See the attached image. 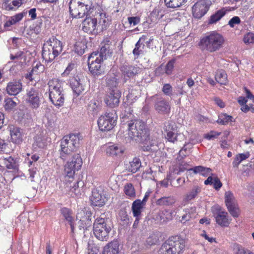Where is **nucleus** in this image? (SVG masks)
Masks as SVG:
<instances>
[{"mask_svg": "<svg viewBox=\"0 0 254 254\" xmlns=\"http://www.w3.org/2000/svg\"><path fill=\"white\" fill-rule=\"evenodd\" d=\"M128 136L131 139L145 143L144 150L155 152L158 147L155 140H150L148 130L145 128L144 122L140 120H132L127 124Z\"/></svg>", "mask_w": 254, "mask_h": 254, "instance_id": "f257e3e1", "label": "nucleus"}, {"mask_svg": "<svg viewBox=\"0 0 254 254\" xmlns=\"http://www.w3.org/2000/svg\"><path fill=\"white\" fill-rule=\"evenodd\" d=\"M82 139L79 133H72L64 136L61 141L60 158L65 161L79 147Z\"/></svg>", "mask_w": 254, "mask_h": 254, "instance_id": "f03ea898", "label": "nucleus"}, {"mask_svg": "<svg viewBox=\"0 0 254 254\" xmlns=\"http://www.w3.org/2000/svg\"><path fill=\"white\" fill-rule=\"evenodd\" d=\"M225 42L224 37L219 33L214 31L203 36L199 42V46L209 53H214L221 49Z\"/></svg>", "mask_w": 254, "mask_h": 254, "instance_id": "7ed1b4c3", "label": "nucleus"}, {"mask_svg": "<svg viewBox=\"0 0 254 254\" xmlns=\"http://www.w3.org/2000/svg\"><path fill=\"white\" fill-rule=\"evenodd\" d=\"M185 247L184 239L178 236L171 237L162 244L158 254H182Z\"/></svg>", "mask_w": 254, "mask_h": 254, "instance_id": "20e7f679", "label": "nucleus"}, {"mask_svg": "<svg viewBox=\"0 0 254 254\" xmlns=\"http://www.w3.org/2000/svg\"><path fill=\"white\" fill-rule=\"evenodd\" d=\"M62 50L61 42L54 37L51 38L43 45L42 57L46 62H51L59 55Z\"/></svg>", "mask_w": 254, "mask_h": 254, "instance_id": "39448f33", "label": "nucleus"}, {"mask_svg": "<svg viewBox=\"0 0 254 254\" xmlns=\"http://www.w3.org/2000/svg\"><path fill=\"white\" fill-rule=\"evenodd\" d=\"M111 227L106 220L103 218H97L93 224V233L100 241H106L109 238V234Z\"/></svg>", "mask_w": 254, "mask_h": 254, "instance_id": "423d86ee", "label": "nucleus"}, {"mask_svg": "<svg viewBox=\"0 0 254 254\" xmlns=\"http://www.w3.org/2000/svg\"><path fill=\"white\" fill-rule=\"evenodd\" d=\"M107 83L110 91L106 96L105 102L107 106L113 108L118 106L120 103L121 92L117 88L118 82L116 78H113L108 80Z\"/></svg>", "mask_w": 254, "mask_h": 254, "instance_id": "0eeeda50", "label": "nucleus"}, {"mask_svg": "<svg viewBox=\"0 0 254 254\" xmlns=\"http://www.w3.org/2000/svg\"><path fill=\"white\" fill-rule=\"evenodd\" d=\"M70 156H72L71 160L68 161L64 165L65 181L67 179L69 180V182L73 180L75 171L80 169L82 165V160L79 154H72Z\"/></svg>", "mask_w": 254, "mask_h": 254, "instance_id": "6e6552de", "label": "nucleus"}, {"mask_svg": "<svg viewBox=\"0 0 254 254\" xmlns=\"http://www.w3.org/2000/svg\"><path fill=\"white\" fill-rule=\"evenodd\" d=\"M92 8V4H85L76 0H71L69 3V10L74 18H82Z\"/></svg>", "mask_w": 254, "mask_h": 254, "instance_id": "1a4fd4ad", "label": "nucleus"}, {"mask_svg": "<svg viewBox=\"0 0 254 254\" xmlns=\"http://www.w3.org/2000/svg\"><path fill=\"white\" fill-rule=\"evenodd\" d=\"M117 116L113 113H106L98 120V126L100 130L108 131L112 129L116 125Z\"/></svg>", "mask_w": 254, "mask_h": 254, "instance_id": "9d476101", "label": "nucleus"}, {"mask_svg": "<svg viewBox=\"0 0 254 254\" xmlns=\"http://www.w3.org/2000/svg\"><path fill=\"white\" fill-rule=\"evenodd\" d=\"M26 104L31 109H38L41 103L42 95L37 90L31 88L27 91V93L24 97Z\"/></svg>", "mask_w": 254, "mask_h": 254, "instance_id": "9b49d317", "label": "nucleus"}, {"mask_svg": "<svg viewBox=\"0 0 254 254\" xmlns=\"http://www.w3.org/2000/svg\"><path fill=\"white\" fill-rule=\"evenodd\" d=\"M211 4L209 0H199L192 6V14L195 18L200 19L208 12Z\"/></svg>", "mask_w": 254, "mask_h": 254, "instance_id": "f8f14e48", "label": "nucleus"}, {"mask_svg": "<svg viewBox=\"0 0 254 254\" xmlns=\"http://www.w3.org/2000/svg\"><path fill=\"white\" fill-rule=\"evenodd\" d=\"M96 54H91L88 57L89 69L94 75H98L103 72L101 68V63L103 61V58L99 55L97 57Z\"/></svg>", "mask_w": 254, "mask_h": 254, "instance_id": "ddd939ff", "label": "nucleus"}, {"mask_svg": "<svg viewBox=\"0 0 254 254\" xmlns=\"http://www.w3.org/2000/svg\"><path fill=\"white\" fill-rule=\"evenodd\" d=\"M244 89L246 92V97L240 96L238 99V102L241 106V110L245 113H247L249 111H251L252 113H254L253 105L251 103L247 104L248 102V99L252 100V102L254 103V95L246 88Z\"/></svg>", "mask_w": 254, "mask_h": 254, "instance_id": "4468645a", "label": "nucleus"}, {"mask_svg": "<svg viewBox=\"0 0 254 254\" xmlns=\"http://www.w3.org/2000/svg\"><path fill=\"white\" fill-rule=\"evenodd\" d=\"M90 200L92 204L94 206L100 207L105 204L106 198L105 193L101 187H99L93 190Z\"/></svg>", "mask_w": 254, "mask_h": 254, "instance_id": "2eb2a0df", "label": "nucleus"}, {"mask_svg": "<svg viewBox=\"0 0 254 254\" xmlns=\"http://www.w3.org/2000/svg\"><path fill=\"white\" fill-rule=\"evenodd\" d=\"M216 223L223 227H227L231 222L232 219L229 217L228 213L221 209L213 212Z\"/></svg>", "mask_w": 254, "mask_h": 254, "instance_id": "dca6fc26", "label": "nucleus"}, {"mask_svg": "<svg viewBox=\"0 0 254 254\" xmlns=\"http://www.w3.org/2000/svg\"><path fill=\"white\" fill-rule=\"evenodd\" d=\"M76 218L79 220L80 227L86 229L91 225V213L86 208L79 211L77 213Z\"/></svg>", "mask_w": 254, "mask_h": 254, "instance_id": "f3484780", "label": "nucleus"}, {"mask_svg": "<svg viewBox=\"0 0 254 254\" xmlns=\"http://www.w3.org/2000/svg\"><path fill=\"white\" fill-rule=\"evenodd\" d=\"M125 148L121 144L108 143L106 146V154L112 157H119L125 152Z\"/></svg>", "mask_w": 254, "mask_h": 254, "instance_id": "a211bd4d", "label": "nucleus"}, {"mask_svg": "<svg viewBox=\"0 0 254 254\" xmlns=\"http://www.w3.org/2000/svg\"><path fill=\"white\" fill-rule=\"evenodd\" d=\"M7 129L9 132L11 141L16 144H20L23 141V137L21 129L13 125H9Z\"/></svg>", "mask_w": 254, "mask_h": 254, "instance_id": "6ab92c4d", "label": "nucleus"}, {"mask_svg": "<svg viewBox=\"0 0 254 254\" xmlns=\"http://www.w3.org/2000/svg\"><path fill=\"white\" fill-rule=\"evenodd\" d=\"M124 78L127 81L133 78L140 72V69L137 67L129 64H124L121 67Z\"/></svg>", "mask_w": 254, "mask_h": 254, "instance_id": "aec40b11", "label": "nucleus"}, {"mask_svg": "<svg viewBox=\"0 0 254 254\" xmlns=\"http://www.w3.org/2000/svg\"><path fill=\"white\" fill-rule=\"evenodd\" d=\"M97 26V19L95 18H86L82 22V29L87 33L93 32Z\"/></svg>", "mask_w": 254, "mask_h": 254, "instance_id": "412c9836", "label": "nucleus"}, {"mask_svg": "<svg viewBox=\"0 0 254 254\" xmlns=\"http://www.w3.org/2000/svg\"><path fill=\"white\" fill-rule=\"evenodd\" d=\"M96 16L95 19H97L98 27H100L101 30L106 29L111 21L110 17L105 12L98 13Z\"/></svg>", "mask_w": 254, "mask_h": 254, "instance_id": "4be33fe9", "label": "nucleus"}, {"mask_svg": "<svg viewBox=\"0 0 254 254\" xmlns=\"http://www.w3.org/2000/svg\"><path fill=\"white\" fill-rule=\"evenodd\" d=\"M63 82L57 78L50 80L48 82L49 94L64 91Z\"/></svg>", "mask_w": 254, "mask_h": 254, "instance_id": "5701e85b", "label": "nucleus"}, {"mask_svg": "<svg viewBox=\"0 0 254 254\" xmlns=\"http://www.w3.org/2000/svg\"><path fill=\"white\" fill-rule=\"evenodd\" d=\"M49 98L52 103L57 107H60L64 104V91L49 94Z\"/></svg>", "mask_w": 254, "mask_h": 254, "instance_id": "b1692460", "label": "nucleus"}, {"mask_svg": "<svg viewBox=\"0 0 254 254\" xmlns=\"http://www.w3.org/2000/svg\"><path fill=\"white\" fill-rule=\"evenodd\" d=\"M21 83L17 81L10 82L6 87L7 93L10 95H16L18 94L21 91Z\"/></svg>", "mask_w": 254, "mask_h": 254, "instance_id": "393cba45", "label": "nucleus"}, {"mask_svg": "<svg viewBox=\"0 0 254 254\" xmlns=\"http://www.w3.org/2000/svg\"><path fill=\"white\" fill-rule=\"evenodd\" d=\"M155 109L158 113L166 114L170 112V106L167 101L164 99H160L156 103Z\"/></svg>", "mask_w": 254, "mask_h": 254, "instance_id": "a878e982", "label": "nucleus"}, {"mask_svg": "<svg viewBox=\"0 0 254 254\" xmlns=\"http://www.w3.org/2000/svg\"><path fill=\"white\" fill-rule=\"evenodd\" d=\"M228 11L229 10L226 7H224L217 10L215 13L213 14L210 16L208 22V24L212 25L216 24Z\"/></svg>", "mask_w": 254, "mask_h": 254, "instance_id": "bb28decb", "label": "nucleus"}, {"mask_svg": "<svg viewBox=\"0 0 254 254\" xmlns=\"http://www.w3.org/2000/svg\"><path fill=\"white\" fill-rule=\"evenodd\" d=\"M24 0H3L2 7L7 10H15L20 7Z\"/></svg>", "mask_w": 254, "mask_h": 254, "instance_id": "cd10ccee", "label": "nucleus"}, {"mask_svg": "<svg viewBox=\"0 0 254 254\" xmlns=\"http://www.w3.org/2000/svg\"><path fill=\"white\" fill-rule=\"evenodd\" d=\"M70 84L73 93L77 96L82 94L84 91V86L80 79L73 78L71 79Z\"/></svg>", "mask_w": 254, "mask_h": 254, "instance_id": "c85d7f7f", "label": "nucleus"}, {"mask_svg": "<svg viewBox=\"0 0 254 254\" xmlns=\"http://www.w3.org/2000/svg\"><path fill=\"white\" fill-rule=\"evenodd\" d=\"M184 211L185 214L182 216L181 220V221L184 223L195 218L197 215L196 208L194 207L186 208Z\"/></svg>", "mask_w": 254, "mask_h": 254, "instance_id": "c756f323", "label": "nucleus"}, {"mask_svg": "<svg viewBox=\"0 0 254 254\" xmlns=\"http://www.w3.org/2000/svg\"><path fill=\"white\" fill-rule=\"evenodd\" d=\"M103 254H119V244L113 241L108 244L104 248Z\"/></svg>", "mask_w": 254, "mask_h": 254, "instance_id": "7c9ffc66", "label": "nucleus"}, {"mask_svg": "<svg viewBox=\"0 0 254 254\" xmlns=\"http://www.w3.org/2000/svg\"><path fill=\"white\" fill-rule=\"evenodd\" d=\"M44 69V66L41 63L39 62L35 63L32 69L29 73L27 74L26 78L30 80H32L34 79L35 75L43 72Z\"/></svg>", "mask_w": 254, "mask_h": 254, "instance_id": "2f4dec72", "label": "nucleus"}, {"mask_svg": "<svg viewBox=\"0 0 254 254\" xmlns=\"http://www.w3.org/2000/svg\"><path fill=\"white\" fill-rule=\"evenodd\" d=\"M18 105V99L17 98H7L4 101L3 107L5 111L11 112L14 111Z\"/></svg>", "mask_w": 254, "mask_h": 254, "instance_id": "473e14b6", "label": "nucleus"}, {"mask_svg": "<svg viewBox=\"0 0 254 254\" xmlns=\"http://www.w3.org/2000/svg\"><path fill=\"white\" fill-rule=\"evenodd\" d=\"M145 204L141 201L140 199H136L132 204V210L133 216L135 217H138L142 211V209Z\"/></svg>", "mask_w": 254, "mask_h": 254, "instance_id": "72a5a7b5", "label": "nucleus"}, {"mask_svg": "<svg viewBox=\"0 0 254 254\" xmlns=\"http://www.w3.org/2000/svg\"><path fill=\"white\" fill-rule=\"evenodd\" d=\"M195 174H199L203 177L211 176L212 175V170L209 168H206L202 166H196L189 169Z\"/></svg>", "mask_w": 254, "mask_h": 254, "instance_id": "f704fd0d", "label": "nucleus"}, {"mask_svg": "<svg viewBox=\"0 0 254 254\" xmlns=\"http://www.w3.org/2000/svg\"><path fill=\"white\" fill-rule=\"evenodd\" d=\"M24 16L23 13H19L14 16L9 17L4 24L5 28L8 29L12 25L15 24L22 20Z\"/></svg>", "mask_w": 254, "mask_h": 254, "instance_id": "c9c22d12", "label": "nucleus"}, {"mask_svg": "<svg viewBox=\"0 0 254 254\" xmlns=\"http://www.w3.org/2000/svg\"><path fill=\"white\" fill-rule=\"evenodd\" d=\"M160 235L159 233H152L147 238L144 243L145 246L147 247H150L152 246L157 245L159 242Z\"/></svg>", "mask_w": 254, "mask_h": 254, "instance_id": "e433bc0d", "label": "nucleus"}, {"mask_svg": "<svg viewBox=\"0 0 254 254\" xmlns=\"http://www.w3.org/2000/svg\"><path fill=\"white\" fill-rule=\"evenodd\" d=\"M176 202L174 197L172 196H163L156 200V204L159 206H169Z\"/></svg>", "mask_w": 254, "mask_h": 254, "instance_id": "4c0bfd02", "label": "nucleus"}, {"mask_svg": "<svg viewBox=\"0 0 254 254\" xmlns=\"http://www.w3.org/2000/svg\"><path fill=\"white\" fill-rule=\"evenodd\" d=\"M146 37L143 36L141 37L135 45V47L133 50V54L134 56L138 57L144 52L145 45L143 42L145 41Z\"/></svg>", "mask_w": 254, "mask_h": 254, "instance_id": "58836bf2", "label": "nucleus"}, {"mask_svg": "<svg viewBox=\"0 0 254 254\" xmlns=\"http://www.w3.org/2000/svg\"><path fill=\"white\" fill-rule=\"evenodd\" d=\"M172 217V213L170 211L164 210L158 213L156 219L161 223H165L171 220Z\"/></svg>", "mask_w": 254, "mask_h": 254, "instance_id": "ea45409f", "label": "nucleus"}, {"mask_svg": "<svg viewBox=\"0 0 254 254\" xmlns=\"http://www.w3.org/2000/svg\"><path fill=\"white\" fill-rule=\"evenodd\" d=\"M166 138L169 141L174 143L178 140L181 141L184 140L185 136L181 133L177 134L175 133V131H172L167 133Z\"/></svg>", "mask_w": 254, "mask_h": 254, "instance_id": "a19ab883", "label": "nucleus"}, {"mask_svg": "<svg viewBox=\"0 0 254 254\" xmlns=\"http://www.w3.org/2000/svg\"><path fill=\"white\" fill-rule=\"evenodd\" d=\"M204 184L206 185H213L216 190H219L222 186V184L217 177H213L212 176H209L204 181Z\"/></svg>", "mask_w": 254, "mask_h": 254, "instance_id": "79ce46f5", "label": "nucleus"}, {"mask_svg": "<svg viewBox=\"0 0 254 254\" xmlns=\"http://www.w3.org/2000/svg\"><path fill=\"white\" fill-rule=\"evenodd\" d=\"M141 166V162L139 159L134 158L132 161L129 162L127 167L128 171L134 173L136 172Z\"/></svg>", "mask_w": 254, "mask_h": 254, "instance_id": "37998d69", "label": "nucleus"}, {"mask_svg": "<svg viewBox=\"0 0 254 254\" xmlns=\"http://www.w3.org/2000/svg\"><path fill=\"white\" fill-rule=\"evenodd\" d=\"M215 78L217 82L221 84H226L227 82V75L223 70H217Z\"/></svg>", "mask_w": 254, "mask_h": 254, "instance_id": "c03bdc74", "label": "nucleus"}, {"mask_svg": "<svg viewBox=\"0 0 254 254\" xmlns=\"http://www.w3.org/2000/svg\"><path fill=\"white\" fill-rule=\"evenodd\" d=\"M200 189L198 186H194L191 190L186 194L184 200L188 202L195 197L197 194L200 192Z\"/></svg>", "mask_w": 254, "mask_h": 254, "instance_id": "a18cd8bd", "label": "nucleus"}, {"mask_svg": "<svg viewBox=\"0 0 254 254\" xmlns=\"http://www.w3.org/2000/svg\"><path fill=\"white\" fill-rule=\"evenodd\" d=\"M249 152L245 153L238 154L236 155L233 162V165L234 167H238L239 165L244 160L250 157Z\"/></svg>", "mask_w": 254, "mask_h": 254, "instance_id": "49530a36", "label": "nucleus"}, {"mask_svg": "<svg viewBox=\"0 0 254 254\" xmlns=\"http://www.w3.org/2000/svg\"><path fill=\"white\" fill-rule=\"evenodd\" d=\"M232 249L236 254H254L252 252L244 249L237 243H234L232 245Z\"/></svg>", "mask_w": 254, "mask_h": 254, "instance_id": "de8ad7c7", "label": "nucleus"}, {"mask_svg": "<svg viewBox=\"0 0 254 254\" xmlns=\"http://www.w3.org/2000/svg\"><path fill=\"white\" fill-rule=\"evenodd\" d=\"M225 202L227 207L237 204L233 193L230 191H228L225 192Z\"/></svg>", "mask_w": 254, "mask_h": 254, "instance_id": "09e8293b", "label": "nucleus"}, {"mask_svg": "<svg viewBox=\"0 0 254 254\" xmlns=\"http://www.w3.org/2000/svg\"><path fill=\"white\" fill-rule=\"evenodd\" d=\"M187 0H164L166 6L170 8L179 7L184 4Z\"/></svg>", "mask_w": 254, "mask_h": 254, "instance_id": "8fccbe9b", "label": "nucleus"}, {"mask_svg": "<svg viewBox=\"0 0 254 254\" xmlns=\"http://www.w3.org/2000/svg\"><path fill=\"white\" fill-rule=\"evenodd\" d=\"M61 212L63 216L69 223L72 231L73 230L74 226L72 222V217L71 216L70 212L69 210L67 208H63L61 209Z\"/></svg>", "mask_w": 254, "mask_h": 254, "instance_id": "3c124183", "label": "nucleus"}, {"mask_svg": "<svg viewBox=\"0 0 254 254\" xmlns=\"http://www.w3.org/2000/svg\"><path fill=\"white\" fill-rule=\"evenodd\" d=\"M124 192L129 197L134 198L135 196V190L131 184L128 183L125 186Z\"/></svg>", "mask_w": 254, "mask_h": 254, "instance_id": "603ef678", "label": "nucleus"}, {"mask_svg": "<svg viewBox=\"0 0 254 254\" xmlns=\"http://www.w3.org/2000/svg\"><path fill=\"white\" fill-rule=\"evenodd\" d=\"M233 117L226 114H222L219 116L217 122L222 125H226L232 122Z\"/></svg>", "mask_w": 254, "mask_h": 254, "instance_id": "864d4df0", "label": "nucleus"}, {"mask_svg": "<svg viewBox=\"0 0 254 254\" xmlns=\"http://www.w3.org/2000/svg\"><path fill=\"white\" fill-rule=\"evenodd\" d=\"M189 166V164L188 163L182 161L179 163L178 168L175 169L174 173L178 175L186 170L190 171V169L188 168Z\"/></svg>", "mask_w": 254, "mask_h": 254, "instance_id": "5fc2aeb1", "label": "nucleus"}, {"mask_svg": "<svg viewBox=\"0 0 254 254\" xmlns=\"http://www.w3.org/2000/svg\"><path fill=\"white\" fill-rule=\"evenodd\" d=\"M227 207L229 212L233 217H238L239 216L240 210L237 204L230 205Z\"/></svg>", "mask_w": 254, "mask_h": 254, "instance_id": "6e6d98bb", "label": "nucleus"}, {"mask_svg": "<svg viewBox=\"0 0 254 254\" xmlns=\"http://www.w3.org/2000/svg\"><path fill=\"white\" fill-rule=\"evenodd\" d=\"M86 48V46L84 42H77L75 44V52L78 55H82L84 53V50Z\"/></svg>", "mask_w": 254, "mask_h": 254, "instance_id": "4d7b16f0", "label": "nucleus"}, {"mask_svg": "<svg viewBox=\"0 0 254 254\" xmlns=\"http://www.w3.org/2000/svg\"><path fill=\"white\" fill-rule=\"evenodd\" d=\"M98 104L94 100H91L88 105V111L92 112L93 115H96L99 111Z\"/></svg>", "mask_w": 254, "mask_h": 254, "instance_id": "13d9d810", "label": "nucleus"}, {"mask_svg": "<svg viewBox=\"0 0 254 254\" xmlns=\"http://www.w3.org/2000/svg\"><path fill=\"white\" fill-rule=\"evenodd\" d=\"M28 34L32 36L35 37L41 32V28L39 25L30 26L27 30Z\"/></svg>", "mask_w": 254, "mask_h": 254, "instance_id": "bf43d9fd", "label": "nucleus"}, {"mask_svg": "<svg viewBox=\"0 0 254 254\" xmlns=\"http://www.w3.org/2000/svg\"><path fill=\"white\" fill-rule=\"evenodd\" d=\"M221 134L220 132L212 130L207 133L204 134V137L209 140H214L217 138Z\"/></svg>", "mask_w": 254, "mask_h": 254, "instance_id": "052dcab7", "label": "nucleus"}, {"mask_svg": "<svg viewBox=\"0 0 254 254\" xmlns=\"http://www.w3.org/2000/svg\"><path fill=\"white\" fill-rule=\"evenodd\" d=\"M69 180L67 179L66 181H65V178H64V183L65 184V185H66V187H70L71 188L70 189V191H71L72 192L74 193V194L76 195V190L78 189V182H74L72 186H69V185H70L73 181V180L71 181V182H69L68 181Z\"/></svg>", "mask_w": 254, "mask_h": 254, "instance_id": "680f3d73", "label": "nucleus"}, {"mask_svg": "<svg viewBox=\"0 0 254 254\" xmlns=\"http://www.w3.org/2000/svg\"><path fill=\"white\" fill-rule=\"evenodd\" d=\"M164 129L167 133L172 131H176V126L173 122H167L165 123Z\"/></svg>", "mask_w": 254, "mask_h": 254, "instance_id": "e2e57ef3", "label": "nucleus"}, {"mask_svg": "<svg viewBox=\"0 0 254 254\" xmlns=\"http://www.w3.org/2000/svg\"><path fill=\"white\" fill-rule=\"evenodd\" d=\"M241 22L240 18L239 16H235L229 20L228 24L231 28H234L236 26L240 24Z\"/></svg>", "mask_w": 254, "mask_h": 254, "instance_id": "0e129e2a", "label": "nucleus"}, {"mask_svg": "<svg viewBox=\"0 0 254 254\" xmlns=\"http://www.w3.org/2000/svg\"><path fill=\"white\" fill-rule=\"evenodd\" d=\"M243 41L246 44H253L254 43V34L248 33L245 34L243 38Z\"/></svg>", "mask_w": 254, "mask_h": 254, "instance_id": "69168bd1", "label": "nucleus"}, {"mask_svg": "<svg viewBox=\"0 0 254 254\" xmlns=\"http://www.w3.org/2000/svg\"><path fill=\"white\" fill-rule=\"evenodd\" d=\"M127 21L130 26H134L140 22L139 16H130L127 17Z\"/></svg>", "mask_w": 254, "mask_h": 254, "instance_id": "338daca9", "label": "nucleus"}, {"mask_svg": "<svg viewBox=\"0 0 254 254\" xmlns=\"http://www.w3.org/2000/svg\"><path fill=\"white\" fill-rule=\"evenodd\" d=\"M109 53V50L108 49L104 46H103L100 50V52H94L92 53V54H96L97 57H98L99 55L100 56V57L103 58V60L104 59H106V54Z\"/></svg>", "mask_w": 254, "mask_h": 254, "instance_id": "774afa93", "label": "nucleus"}]
</instances>
